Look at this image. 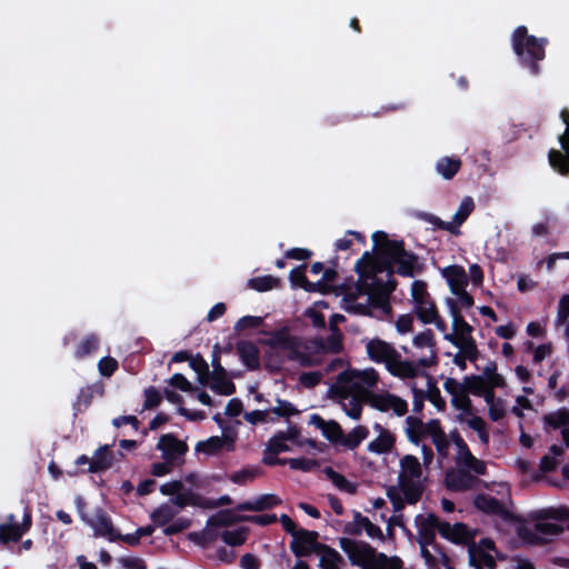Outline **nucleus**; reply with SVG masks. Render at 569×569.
Masks as SVG:
<instances>
[{"label":"nucleus","instance_id":"obj_56","mask_svg":"<svg viewBox=\"0 0 569 569\" xmlns=\"http://www.w3.org/2000/svg\"><path fill=\"white\" fill-rule=\"evenodd\" d=\"M258 476V471L256 469H243L240 471H236L230 476V480L237 485H246L248 482L253 481Z\"/></svg>","mask_w":569,"mask_h":569},{"label":"nucleus","instance_id":"obj_15","mask_svg":"<svg viewBox=\"0 0 569 569\" xmlns=\"http://www.w3.org/2000/svg\"><path fill=\"white\" fill-rule=\"evenodd\" d=\"M469 565L473 569H495L498 551L490 539H481L468 547Z\"/></svg>","mask_w":569,"mask_h":569},{"label":"nucleus","instance_id":"obj_13","mask_svg":"<svg viewBox=\"0 0 569 569\" xmlns=\"http://www.w3.org/2000/svg\"><path fill=\"white\" fill-rule=\"evenodd\" d=\"M178 515V509H176L169 502L160 505L156 508L150 518L152 523L157 527H166L163 529L164 535H173L180 532L190 527V520L186 518H179L173 521L174 517Z\"/></svg>","mask_w":569,"mask_h":569},{"label":"nucleus","instance_id":"obj_3","mask_svg":"<svg viewBox=\"0 0 569 569\" xmlns=\"http://www.w3.org/2000/svg\"><path fill=\"white\" fill-rule=\"evenodd\" d=\"M426 487L423 467L412 455H405L399 460L397 482L387 488V497L396 512L407 505H416L422 497Z\"/></svg>","mask_w":569,"mask_h":569},{"label":"nucleus","instance_id":"obj_35","mask_svg":"<svg viewBox=\"0 0 569 569\" xmlns=\"http://www.w3.org/2000/svg\"><path fill=\"white\" fill-rule=\"evenodd\" d=\"M343 565V558L335 549L326 546L319 549V567L321 569H341Z\"/></svg>","mask_w":569,"mask_h":569},{"label":"nucleus","instance_id":"obj_7","mask_svg":"<svg viewBox=\"0 0 569 569\" xmlns=\"http://www.w3.org/2000/svg\"><path fill=\"white\" fill-rule=\"evenodd\" d=\"M458 387L462 395L483 393V391L505 389L507 387L506 378L498 372L495 361H488L481 373L466 376L462 381L453 378H447L443 382V389L450 392V388Z\"/></svg>","mask_w":569,"mask_h":569},{"label":"nucleus","instance_id":"obj_22","mask_svg":"<svg viewBox=\"0 0 569 569\" xmlns=\"http://www.w3.org/2000/svg\"><path fill=\"white\" fill-rule=\"evenodd\" d=\"M346 530L351 535H361L365 532L368 538L372 540H379L381 542L386 540V536L382 529L371 522L368 517L362 516L360 512L355 513L353 520L347 523Z\"/></svg>","mask_w":569,"mask_h":569},{"label":"nucleus","instance_id":"obj_39","mask_svg":"<svg viewBox=\"0 0 569 569\" xmlns=\"http://www.w3.org/2000/svg\"><path fill=\"white\" fill-rule=\"evenodd\" d=\"M369 436V429L366 426H357L349 433L343 435L341 448L346 450L356 449Z\"/></svg>","mask_w":569,"mask_h":569},{"label":"nucleus","instance_id":"obj_58","mask_svg":"<svg viewBox=\"0 0 569 569\" xmlns=\"http://www.w3.org/2000/svg\"><path fill=\"white\" fill-rule=\"evenodd\" d=\"M452 295L456 296V301L449 299L455 307L458 308V310L460 311L461 309H469L473 306V298L471 297L470 293H468L466 291V289H462L460 291H456L453 292Z\"/></svg>","mask_w":569,"mask_h":569},{"label":"nucleus","instance_id":"obj_42","mask_svg":"<svg viewBox=\"0 0 569 569\" xmlns=\"http://www.w3.org/2000/svg\"><path fill=\"white\" fill-rule=\"evenodd\" d=\"M461 161L453 157H443L436 164L437 172L446 180H450L460 170Z\"/></svg>","mask_w":569,"mask_h":569},{"label":"nucleus","instance_id":"obj_37","mask_svg":"<svg viewBox=\"0 0 569 569\" xmlns=\"http://www.w3.org/2000/svg\"><path fill=\"white\" fill-rule=\"evenodd\" d=\"M555 326L562 328L565 337L569 340V293L562 295L559 299Z\"/></svg>","mask_w":569,"mask_h":569},{"label":"nucleus","instance_id":"obj_14","mask_svg":"<svg viewBox=\"0 0 569 569\" xmlns=\"http://www.w3.org/2000/svg\"><path fill=\"white\" fill-rule=\"evenodd\" d=\"M562 528L553 522L537 521L533 523H519L517 532L520 539L527 543H541L549 537L559 535Z\"/></svg>","mask_w":569,"mask_h":569},{"label":"nucleus","instance_id":"obj_8","mask_svg":"<svg viewBox=\"0 0 569 569\" xmlns=\"http://www.w3.org/2000/svg\"><path fill=\"white\" fill-rule=\"evenodd\" d=\"M458 387L450 388V403L457 411L456 421L472 430L482 447H488L490 441L489 425L477 413L469 396L459 392Z\"/></svg>","mask_w":569,"mask_h":569},{"label":"nucleus","instance_id":"obj_62","mask_svg":"<svg viewBox=\"0 0 569 569\" xmlns=\"http://www.w3.org/2000/svg\"><path fill=\"white\" fill-rule=\"evenodd\" d=\"M238 519L236 518V516L231 512V511H223V512H220L213 517H211L209 520H208V526L210 525H214V526H228L234 521H237Z\"/></svg>","mask_w":569,"mask_h":569},{"label":"nucleus","instance_id":"obj_24","mask_svg":"<svg viewBox=\"0 0 569 569\" xmlns=\"http://www.w3.org/2000/svg\"><path fill=\"white\" fill-rule=\"evenodd\" d=\"M331 398L338 400L345 413L353 420L361 417L363 403L367 402V396L355 392L330 393Z\"/></svg>","mask_w":569,"mask_h":569},{"label":"nucleus","instance_id":"obj_26","mask_svg":"<svg viewBox=\"0 0 569 569\" xmlns=\"http://www.w3.org/2000/svg\"><path fill=\"white\" fill-rule=\"evenodd\" d=\"M310 423L316 426L322 436L337 448H341L343 430L340 425L333 420H325L318 415L310 417Z\"/></svg>","mask_w":569,"mask_h":569},{"label":"nucleus","instance_id":"obj_18","mask_svg":"<svg viewBox=\"0 0 569 569\" xmlns=\"http://www.w3.org/2000/svg\"><path fill=\"white\" fill-rule=\"evenodd\" d=\"M473 209V199L471 197H465L451 221H442L440 218L431 213H423L421 214V218L439 229L447 230L451 233H458V228L466 221Z\"/></svg>","mask_w":569,"mask_h":569},{"label":"nucleus","instance_id":"obj_23","mask_svg":"<svg viewBox=\"0 0 569 569\" xmlns=\"http://www.w3.org/2000/svg\"><path fill=\"white\" fill-rule=\"evenodd\" d=\"M234 449V438L231 435L213 436L196 445V452L206 456H216L221 451H232Z\"/></svg>","mask_w":569,"mask_h":569},{"label":"nucleus","instance_id":"obj_12","mask_svg":"<svg viewBox=\"0 0 569 569\" xmlns=\"http://www.w3.org/2000/svg\"><path fill=\"white\" fill-rule=\"evenodd\" d=\"M450 438L456 447V467L476 476L485 475L487 471L486 462L472 455L463 438L457 431L450 432Z\"/></svg>","mask_w":569,"mask_h":569},{"label":"nucleus","instance_id":"obj_63","mask_svg":"<svg viewBox=\"0 0 569 569\" xmlns=\"http://www.w3.org/2000/svg\"><path fill=\"white\" fill-rule=\"evenodd\" d=\"M160 401H161V396L156 388L149 387L144 390V403H143L144 409L154 408L160 403Z\"/></svg>","mask_w":569,"mask_h":569},{"label":"nucleus","instance_id":"obj_32","mask_svg":"<svg viewBox=\"0 0 569 569\" xmlns=\"http://www.w3.org/2000/svg\"><path fill=\"white\" fill-rule=\"evenodd\" d=\"M475 506L477 509L496 515L505 520L510 518V512L493 497L488 495H478L475 498Z\"/></svg>","mask_w":569,"mask_h":569},{"label":"nucleus","instance_id":"obj_49","mask_svg":"<svg viewBox=\"0 0 569 569\" xmlns=\"http://www.w3.org/2000/svg\"><path fill=\"white\" fill-rule=\"evenodd\" d=\"M99 339L94 335L87 336L77 347L74 356L84 358L98 349Z\"/></svg>","mask_w":569,"mask_h":569},{"label":"nucleus","instance_id":"obj_41","mask_svg":"<svg viewBox=\"0 0 569 569\" xmlns=\"http://www.w3.org/2000/svg\"><path fill=\"white\" fill-rule=\"evenodd\" d=\"M23 529L16 522L14 516H8V522L0 525V541H17L23 536Z\"/></svg>","mask_w":569,"mask_h":569},{"label":"nucleus","instance_id":"obj_53","mask_svg":"<svg viewBox=\"0 0 569 569\" xmlns=\"http://www.w3.org/2000/svg\"><path fill=\"white\" fill-rule=\"evenodd\" d=\"M545 421L555 428L566 426L569 423V410L560 409L551 412L545 417Z\"/></svg>","mask_w":569,"mask_h":569},{"label":"nucleus","instance_id":"obj_59","mask_svg":"<svg viewBox=\"0 0 569 569\" xmlns=\"http://www.w3.org/2000/svg\"><path fill=\"white\" fill-rule=\"evenodd\" d=\"M451 438L447 435L441 436L440 438L435 439L432 442L436 447L439 462L442 461V459H446L449 456V447H450Z\"/></svg>","mask_w":569,"mask_h":569},{"label":"nucleus","instance_id":"obj_17","mask_svg":"<svg viewBox=\"0 0 569 569\" xmlns=\"http://www.w3.org/2000/svg\"><path fill=\"white\" fill-rule=\"evenodd\" d=\"M367 403L378 411L392 412L398 417L405 416L408 411V403L405 399L386 390L371 392Z\"/></svg>","mask_w":569,"mask_h":569},{"label":"nucleus","instance_id":"obj_10","mask_svg":"<svg viewBox=\"0 0 569 569\" xmlns=\"http://www.w3.org/2000/svg\"><path fill=\"white\" fill-rule=\"evenodd\" d=\"M545 39H537L529 36L526 27L517 28L512 34V48L515 53L535 74L538 72L536 61L545 58Z\"/></svg>","mask_w":569,"mask_h":569},{"label":"nucleus","instance_id":"obj_29","mask_svg":"<svg viewBox=\"0 0 569 569\" xmlns=\"http://www.w3.org/2000/svg\"><path fill=\"white\" fill-rule=\"evenodd\" d=\"M476 482V475H472L468 471L461 470L459 468H453L447 471L446 473V485L448 489L453 491H465L470 488Z\"/></svg>","mask_w":569,"mask_h":569},{"label":"nucleus","instance_id":"obj_44","mask_svg":"<svg viewBox=\"0 0 569 569\" xmlns=\"http://www.w3.org/2000/svg\"><path fill=\"white\" fill-rule=\"evenodd\" d=\"M295 538L296 542L292 545V549L296 555L302 556L308 552L309 547L316 541L317 533L313 531L298 530Z\"/></svg>","mask_w":569,"mask_h":569},{"label":"nucleus","instance_id":"obj_64","mask_svg":"<svg viewBox=\"0 0 569 569\" xmlns=\"http://www.w3.org/2000/svg\"><path fill=\"white\" fill-rule=\"evenodd\" d=\"M184 490L183 482L181 480H172L161 485L160 492L164 496H174Z\"/></svg>","mask_w":569,"mask_h":569},{"label":"nucleus","instance_id":"obj_38","mask_svg":"<svg viewBox=\"0 0 569 569\" xmlns=\"http://www.w3.org/2000/svg\"><path fill=\"white\" fill-rule=\"evenodd\" d=\"M112 462L113 458L109 451V447H101L94 452L93 457L91 458L88 471L99 472L106 470L111 467Z\"/></svg>","mask_w":569,"mask_h":569},{"label":"nucleus","instance_id":"obj_5","mask_svg":"<svg viewBox=\"0 0 569 569\" xmlns=\"http://www.w3.org/2000/svg\"><path fill=\"white\" fill-rule=\"evenodd\" d=\"M366 351L371 361L383 363L387 371L400 380H413L422 376V370L412 360L402 359L395 347L385 340H369L366 343Z\"/></svg>","mask_w":569,"mask_h":569},{"label":"nucleus","instance_id":"obj_40","mask_svg":"<svg viewBox=\"0 0 569 569\" xmlns=\"http://www.w3.org/2000/svg\"><path fill=\"white\" fill-rule=\"evenodd\" d=\"M327 478L332 482V485L338 488L340 491L353 495L357 492V483L348 480L345 476L335 471L332 468L327 467L323 470Z\"/></svg>","mask_w":569,"mask_h":569},{"label":"nucleus","instance_id":"obj_54","mask_svg":"<svg viewBox=\"0 0 569 569\" xmlns=\"http://www.w3.org/2000/svg\"><path fill=\"white\" fill-rule=\"evenodd\" d=\"M269 411L279 417H284V418H288V417L299 413V411L296 409V407L291 402H289L287 400H280V399H277V406H274Z\"/></svg>","mask_w":569,"mask_h":569},{"label":"nucleus","instance_id":"obj_11","mask_svg":"<svg viewBox=\"0 0 569 569\" xmlns=\"http://www.w3.org/2000/svg\"><path fill=\"white\" fill-rule=\"evenodd\" d=\"M411 300L413 303V311L421 322L426 325L433 323L441 332L447 330L446 321L439 316L438 309L423 281L415 280L412 282Z\"/></svg>","mask_w":569,"mask_h":569},{"label":"nucleus","instance_id":"obj_30","mask_svg":"<svg viewBox=\"0 0 569 569\" xmlns=\"http://www.w3.org/2000/svg\"><path fill=\"white\" fill-rule=\"evenodd\" d=\"M441 276L446 279L451 293L466 289L468 274L463 267L458 264L448 266L441 269Z\"/></svg>","mask_w":569,"mask_h":569},{"label":"nucleus","instance_id":"obj_6","mask_svg":"<svg viewBox=\"0 0 569 569\" xmlns=\"http://www.w3.org/2000/svg\"><path fill=\"white\" fill-rule=\"evenodd\" d=\"M340 547L350 562L361 569H403V560L398 556H387L365 541L341 539Z\"/></svg>","mask_w":569,"mask_h":569},{"label":"nucleus","instance_id":"obj_1","mask_svg":"<svg viewBox=\"0 0 569 569\" xmlns=\"http://www.w3.org/2000/svg\"><path fill=\"white\" fill-rule=\"evenodd\" d=\"M372 240L378 257L366 253L357 263L362 283L349 288L341 303L349 313L383 320L391 312L389 297L395 290L392 268L396 267L401 276L411 277L416 259L403 249L402 242L388 239L382 231L375 232Z\"/></svg>","mask_w":569,"mask_h":569},{"label":"nucleus","instance_id":"obj_19","mask_svg":"<svg viewBox=\"0 0 569 569\" xmlns=\"http://www.w3.org/2000/svg\"><path fill=\"white\" fill-rule=\"evenodd\" d=\"M157 449L161 451V456L166 461L179 466L183 462L188 446L176 436L167 433L160 437Z\"/></svg>","mask_w":569,"mask_h":569},{"label":"nucleus","instance_id":"obj_61","mask_svg":"<svg viewBox=\"0 0 569 569\" xmlns=\"http://www.w3.org/2000/svg\"><path fill=\"white\" fill-rule=\"evenodd\" d=\"M118 368V362L111 357H103L98 363L99 372L104 377H110Z\"/></svg>","mask_w":569,"mask_h":569},{"label":"nucleus","instance_id":"obj_45","mask_svg":"<svg viewBox=\"0 0 569 569\" xmlns=\"http://www.w3.org/2000/svg\"><path fill=\"white\" fill-rule=\"evenodd\" d=\"M563 446L552 445L540 460V470L542 472H550L558 466V458L563 453Z\"/></svg>","mask_w":569,"mask_h":569},{"label":"nucleus","instance_id":"obj_16","mask_svg":"<svg viewBox=\"0 0 569 569\" xmlns=\"http://www.w3.org/2000/svg\"><path fill=\"white\" fill-rule=\"evenodd\" d=\"M412 346L417 350L412 352V357L416 358L412 362L416 363L420 370L436 362V341L430 329L416 335L412 340Z\"/></svg>","mask_w":569,"mask_h":569},{"label":"nucleus","instance_id":"obj_47","mask_svg":"<svg viewBox=\"0 0 569 569\" xmlns=\"http://www.w3.org/2000/svg\"><path fill=\"white\" fill-rule=\"evenodd\" d=\"M170 505H172L178 511L187 506H202L201 498L190 490H183L178 495L172 496Z\"/></svg>","mask_w":569,"mask_h":569},{"label":"nucleus","instance_id":"obj_55","mask_svg":"<svg viewBox=\"0 0 569 569\" xmlns=\"http://www.w3.org/2000/svg\"><path fill=\"white\" fill-rule=\"evenodd\" d=\"M291 469L311 471L317 467V462L309 458H290L284 460Z\"/></svg>","mask_w":569,"mask_h":569},{"label":"nucleus","instance_id":"obj_34","mask_svg":"<svg viewBox=\"0 0 569 569\" xmlns=\"http://www.w3.org/2000/svg\"><path fill=\"white\" fill-rule=\"evenodd\" d=\"M208 387L220 395L230 396L234 392L233 382L227 378L222 368H216L207 381Z\"/></svg>","mask_w":569,"mask_h":569},{"label":"nucleus","instance_id":"obj_33","mask_svg":"<svg viewBox=\"0 0 569 569\" xmlns=\"http://www.w3.org/2000/svg\"><path fill=\"white\" fill-rule=\"evenodd\" d=\"M298 435L299 432L296 428H290L286 432H279L268 441V452L271 455H278L280 452L289 451L290 448L287 442H296Z\"/></svg>","mask_w":569,"mask_h":569},{"label":"nucleus","instance_id":"obj_60","mask_svg":"<svg viewBox=\"0 0 569 569\" xmlns=\"http://www.w3.org/2000/svg\"><path fill=\"white\" fill-rule=\"evenodd\" d=\"M425 436H429L433 441L437 438L446 435L441 428L440 421L437 419L430 420L427 423H423Z\"/></svg>","mask_w":569,"mask_h":569},{"label":"nucleus","instance_id":"obj_25","mask_svg":"<svg viewBox=\"0 0 569 569\" xmlns=\"http://www.w3.org/2000/svg\"><path fill=\"white\" fill-rule=\"evenodd\" d=\"M373 431L377 436L367 445V450L375 455L390 452L396 442L395 435L380 423L373 425Z\"/></svg>","mask_w":569,"mask_h":569},{"label":"nucleus","instance_id":"obj_2","mask_svg":"<svg viewBox=\"0 0 569 569\" xmlns=\"http://www.w3.org/2000/svg\"><path fill=\"white\" fill-rule=\"evenodd\" d=\"M264 342L274 353L303 367L318 366L328 355H337L343 348L342 335L333 328L326 341L306 340L280 329L269 333Z\"/></svg>","mask_w":569,"mask_h":569},{"label":"nucleus","instance_id":"obj_50","mask_svg":"<svg viewBox=\"0 0 569 569\" xmlns=\"http://www.w3.org/2000/svg\"><path fill=\"white\" fill-rule=\"evenodd\" d=\"M427 379L428 382V390H427V399L438 409L443 410L446 407V401L441 397L440 390L431 383L430 377H428L425 371L422 370V376Z\"/></svg>","mask_w":569,"mask_h":569},{"label":"nucleus","instance_id":"obj_4","mask_svg":"<svg viewBox=\"0 0 569 569\" xmlns=\"http://www.w3.org/2000/svg\"><path fill=\"white\" fill-rule=\"evenodd\" d=\"M339 371L336 380L329 386V393L355 392L365 395L367 399L371 389L380 381V375L375 368L357 369L347 366L342 358L332 359L326 367V372Z\"/></svg>","mask_w":569,"mask_h":569},{"label":"nucleus","instance_id":"obj_31","mask_svg":"<svg viewBox=\"0 0 569 569\" xmlns=\"http://www.w3.org/2000/svg\"><path fill=\"white\" fill-rule=\"evenodd\" d=\"M440 535L456 543H467L473 538L469 528L460 522L453 525H450L449 522H441Z\"/></svg>","mask_w":569,"mask_h":569},{"label":"nucleus","instance_id":"obj_57","mask_svg":"<svg viewBox=\"0 0 569 569\" xmlns=\"http://www.w3.org/2000/svg\"><path fill=\"white\" fill-rule=\"evenodd\" d=\"M525 410H533V405L527 396L519 395L515 399V406L512 407L511 412L518 418H522Z\"/></svg>","mask_w":569,"mask_h":569},{"label":"nucleus","instance_id":"obj_20","mask_svg":"<svg viewBox=\"0 0 569 569\" xmlns=\"http://www.w3.org/2000/svg\"><path fill=\"white\" fill-rule=\"evenodd\" d=\"M81 518L93 529L96 536L107 537L110 540L119 537L110 518L101 509H96L92 512H81Z\"/></svg>","mask_w":569,"mask_h":569},{"label":"nucleus","instance_id":"obj_9","mask_svg":"<svg viewBox=\"0 0 569 569\" xmlns=\"http://www.w3.org/2000/svg\"><path fill=\"white\" fill-rule=\"evenodd\" d=\"M449 313L452 318V332H443V339L451 342L458 349H463L471 362L479 357V350L476 340L472 337L473 328L463 319L458 308L450 300H447Z\"/></svg>","mask_w":569,"mask_h":569},{"label":"nucleus","instance_id":"obj_48","mask_svg":"<svg viewBox=\"0 0 569 569\" xmlns=\"http://www.w3.org/2000/svg\"><path fill=\"white\" fill-rule=\"evenodd\" d=\"M406 435L408 439L415 443L419 445L421 438L425 436L423 422L415 417H408L406 419Z\"/></svg>","mask_w":569,"mask_h":569},{"label":"nucleus","instance_id":"obj_28","mask_svg":"<svg viewBox=\"0 0 569 569\" xmlns=\"http://www.w3.org/2000/svg\"><path fill=\"white\" fill-rule=\"evenodd\" d=\"M472 395L483 398V401L487 406L488 417L491 421L498 422L507 416V401L500 397H497L495 395V390Z\"/></svg>","mask_w":569,"mask_h":569},{"label":"nucleus","instance_id":"obj_27","mask_svg":"<svg viewBox=\"0 0 569 569\" xmlns=\"http://www.w3.org/2000/svg\"><path fill=\"white\" fill-rule=\"evenodd\" d=\"M415 525L418 530V541L432 542L436 531L440 532L441 522L432 513H419L415 518Z\"/></svg>","mask_w":569,"mask_h":569},{"label":"nucleus","instance_id":"obj_52","mask_svg":"<svg viewBox=\"0 0 569 569\" xmlns=\"http://www.w3.org/2000/svg\"><path fill=\"white\" fill-rule=\"evenodd\" d=\"M247 538V530L239 528L234 530H227L222 533V540L229 546H240Z\"/></svg>","mask_w":569,"mask_h":569},{"label":"nucleus","instance_id":"obj_43","mask_svg":"<svg viewBox=\"0 0 569 569\" xmlns=\"http://www.w3.org/2000/svg\"><path fill=\"white\" fill-rule=\"evenodd\" d=\"M290 281L296 287H301L306 291H318L322 287V281L310 282L305 276V266H300L290 272Z\"/></svg>","mask_w":569,"mask_h":569},{"label":"nucleus","instance_id":"obj_21","mask_svg":"<svg viewBox=\"0 0 569 569\" xmlns=\"http://www.w3.org/2000/svg\"><path fill=\"white\" fill-rule=\"evenodd\" d=\"M563 121L568 124L567 130L559 137V142L566 154L562 152L551 149L548 153L549 164L562 176L569 174V121L562 112Z\"/></svg>","mask_w":569,"mask_h":569},{"label":"nucleus","instance_id":"obj_36","mask_svg":"<svg viewBox=\"0 0 569 569\" xmlns=\"http://www.w3.org/2000/svg\"><path fill=\"white\" fill-rule=\"evenodd\" d=\"M421 548V556L429 567H438L447 562V557L442 553L432 542H419Z\"/></svg>","mask_w":569,"mask_h":569},{"label":"nucleus","instance_id":"obj_51","mask_svg":"<svg viewBox=\"0 0 569 569\" xmlns=\"http://www.w3.org/2000/svg\"><path fill=\"white\" fill-rule=\"evenodd\" d=\"M278 283V279L271 276H263L249 280L250 288L260 292L271 290L276 288Z\"/></svg>","mask_w":569,"mask_h":569},{"label":"nucleus","instance_id":"obj_46","mask_svg":"<svg viewBox=\"0 0 569 569\" xmlns=\"http://www.w3.org/2000/svg\"><path fill=\"white\" fill-rule=\"evenodd\" d=\"M238 352L241 360L249 369H256L259 367V355L254 345L241 343L238 346Z\"/></svg>","mask_w":569,"mask_h":569}]
</instances>
